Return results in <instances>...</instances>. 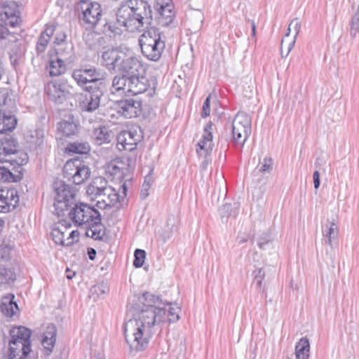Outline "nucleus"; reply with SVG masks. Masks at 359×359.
Wrapping results in <instances>:
<instances>
[{"mask_svg": "<svg viewBox=\"0 0 359 359\" xmlns=\"http://www.w3.org/2000/svg\"><path fill=\"white\" fill-rule=\"evenodd\" d=\"M34 133V135H32V137L36 139L32 142L35 144V148H40L43 144V131L41 129H36Z\"/></svg>", "mask_w": 359, "mask_h": 359, "instance_id": "nucleus-47", "label": "nucleus"}, {"mask_svg": "<svg viewBox=\"0 0 359 359\" xmlns=\"http://www.w3.org/2000/svg\"><path fill=\"white\" fill-rule=\"evenodd\" d=\"M313 184L315 189H318L320 184V172L316 170L313 175Z\"/></svg>", "mask_w": 359, "mask_h": 359, "instance_id": "nucleus-57", "label": "nucleus"}, {"mask_svg": "<svg viewBox=\"0 0 359 359\" xmlns=\"http://www.w3.org/2000/svg\"><path fill=\"white\" fill-rule=\"evenodd\" d=\"M74 46L71 43H66L63 46H60L58 49H51L52 53L56 57H60L62 59H67L73 54Z\"/></svg>", "mask_w": 359, "mask_h": 359, "instance_id": "nucleus-40", "label": "nucleus"}, {"mask_svg": "<svg viewBox=\"0 0 359 359\" xmlns=\"http://www.w3.org/2000/svg\"><path fill=\"white\" fill-rule=\"evenodd\" d=\"M8 93L7 91L0 92V106L8 104Z\"/></svg>", "mask_w": 359, "mask_h": 359, "instance_id": "nucleus-62", "label": "nucleus"}, {"mask_svg": "<svg viewBox=\"0 0 359 359\" xmlns=\"http://www.w3.org/2000/svg\"><path fill=\"white\" fill-rule=\"evenodd\" d=\"M107 181L102 177H98L93 180V181L88 186L86 193L88 196H93L99 194L102 189L107 187Z\"/></svg>", "mask_w": 359, "mask_h": 359, "instance_id": "nucleus-35", "label": "nucleus"}, {"mask_svg": "<svg viewBox=\"0 0 359 359\" xmlns=\"http://www.w3.org/2000/svg\"><path fill=\"white\" fill-rule=\"evenodd\" d=\"M292 25H294V29L295 31L294 39H296L297 36L300 32L301 22L299 21L298 18H296L291 21L290 23V27Z\"/></svg>", "mask_w": 359, "mask_h": 359, "instance_id": "nucleus-55", "label": "nucleus"}, {"mask_svg": "<svg viewBox=\"0 0 359 359\" xmlns=\"http://www.w3.org/2000/svg\"><path fill=\"white\" fill-rule=\"evenodd\" d=\"M152 13L151 6L147 0H124L116 9V22L105 21L101 31L109 36L122 33L118 26L124 27L129 32L140 31L151 23Z\"/></svg>", "mask_w": 359, "mask_h": 359, "instance_id": "nucleus-2", "label": "nucleus"}, {"mask_svg": "<svg viewBox=\"0 0 359 359\" xmlns=\"http://www.w3.org/2000/svg\"><path fill=\"white\" fill-rule=\"evenodd\" d=\"M152 172L153 170H150L149 173L144 177L143 184H147V186L151 187V184L154 181Z\"/></svg>", "mask_w": 359, "mask_h": 359, "instance_id": "nucleus-61", "label": "nucleus"}, {"mask_svg": "<svg viewBox=\"0 0 359 359\" xmlns=\"http://www.w3.org/2000/svg\"><path fill=\"white\" fill-rule=\"evenodd\" d=\"M273 169V160L270 157H265L259 171L262 173H269Z\"/></svg>", "mask_w": 359, "mask_h": 359, "instance_id": "nucleus-48", "label": "nucleus"}, {"mask_svg": "<svg viewBox=\"0 0 359 359\" xmlns=\"http://www.w3.org/2000/svg\"><path fill=\"white\" fill-rule=\"evenodd\" d=\"M18 203L19 196L17 190H0V213L11 212L18 205Z\"/></svg>", "mask_w": 359, "mask_h": 359, "instance_id": "nucleus-19", "label": "nucleus"}, {"mask_svg": "<svg viewBox=\"0 0 359 359\" xmlns=\"http://www.w3.org/2000/svg\"><path fill=\"white\" fill-rule=\"evenodd\" d=\"M127 189L128 188L126 182H124L120 187L118 191L114 188L113 189L111 194H110V196L107 198V200L109 201L108 203L111 208L116 206L117 204H118L117 208H121L123 207L124 199L126 196Z\"/></svg>", "mask_w": 359, "mask_h": 359, "instance_id": "nucleus-28", "label": "nucleus"}, {"mask_svg": "<svg viewBox=\"0 0 359 359\" xmlns=\"http://www.w3.org/2000/svg\"><path fill=\"white\" fill-rule=\"evenodd\" d=\"M232 127V137H233V142L235 147H243L246 140L251 134V130H248L244 129L241 126H238L237 127Z\"/></svg>", "mask_w": 359, "mask_h": 359, "instance_id": "nucleus-30", "label": "nucleus"}, {"mask_svg": "<svg viewBox=\"0 0 359 359\" xmlns=\"http://www.w3.org/2000/svg\"><path fill=\"white\" fill-rule=\"evenodd\" d=\"M142 136L139 135L136 130H123L121 131L117 137V148L119 150H126L132 151L136 149Z\"/></svg>", "mask_w": 359, "mask_h": 359, "instance_id": "nucleus-18", "label": "nucleus"}, {"mask_svg": "<svg viewBox=\"0 0 359 359\" xmlns=\"http://www.w3.org/2000/svg\"><path fill=\"white\" fill-rule=\"evenodd\" d=\"M310 343L307 337H302L295 346L296 359H309Z\"/></svg>", "mask_w": 359, "mask_h": 359, "instance_id": "nucleus-32", "label": "nucleus"}, {"mask_svg": "<svg viewBox=\"0 0 359 359\" xmlns=\"http://www.w3.org/2000/svg\"><path fill=\"white\" fill-rule=\"evenodd\" d=\"M15 280V273L10 269L0 266V285L7 284Z\"/></svg>", "mask_w": 359, "mask_h": 359, "instance_id": "nucleus-42", "label": "nucleus"}, {"mask_svg": "<svg viewBox=\"0 0 359 359\" xmlns=\"http://www.w3.org/2000/svg\"><path fill=\"white\" fill-rule=\"evenodd\" d=\"M68 215L81 229L90 224L96 226L102 220L101 214L95 208L83 203L74 204Z\"/></svg>", "mask_w": 359, "mask_h": 359, "instance_id": "nucleus-9", "label": "nucleus"}, {"mask_svg": "<svg viewBox=\"0 0 359 359\" xmlns=\"http://www.w3.org/2000/svg\"><path fill=\"white\" fill-rule=\"evenodd\" d=\"M53 188L55 192L54 203L55 214L58 217H63L65 215V211L75 204L76 189L62 180L55 182Z\"/></svg>", "mask_w": 359, "mask_h": 359, "instance_id": "nucleus-10", "label": "nucleus"}, {"mask_svg": "<svg viewBox=\"0 0 359 359\" xmlns=\"http://www.w3.org/2000/svg\"><path fill=\"white\" fill-rule=\"evenodd\" d=\"M108 83L98 84L90 88H86L83 91L87 93L84 99L79 102V107L82 111L93 113L100 106L101 101L107 92Z\"/></svg>", "mask_w": 359, "mask_h": 359, "instance_id": "nucleus-12", "label": "nucleus"}, {"mask_svg": "<svg viewBox=\"0 0 359 359\" xmlns=\"http://www.w3.org/2000/svg\"><path fill=\"white\" fill-rule=\"evenodd\" d=\"M146 258V252L142 249H136L134 252L133 266L135 268H140L143 266Z\"/></svg>", "mask_w": 359, "mask_h": 359, "instance_id": "nucleus-44", "label": "nucleus"}, {"mask_svg": "<svg viewBox=\"0 0 359 359\" xmlns=\"http://www.w3.org/2000/svg\"><path fill=\"white\" fill-rule=\"evenodd\" d=\"M270 241L269 236L265 235L264 236L259 238L257 245L261 250H264L266 248V245H269Z\"/></svg>", "mask_w": 359, "mask_h": 359, "instance_id": "nucleus-54", "label": "nucleus"}, {"mask_svg": "<svg viewBox=\"0 0 359 359\" xmlns=\"http://www.w3.org/2000/svg\"><path fill=\"white\" fill-rule=\"evenodd\" d=\"M128 79V76L122 73L116 75L112 80L111 86L116 92L123 91L124 93H130L134 95L149 92V90L143 87L142 83H137L135 81L131 83Z\"/></svg>", "mask_w": 359, "mask_h": 359, "instance_id": "nucleus-13", "label": "nucleus"}, {"mask_svg": "<svg viewBox=\"0 0 359 359\" xmlns=\"http://www.w3.org/2000/svg\"><path fill=\"white\" fill-rule=\"evenodd\" d=\"M102 64L108 70L117 69L120 73L128 76L130 81L142 83L143 87L149 90L147 95L152 97L158 85L154 76H145L146 69L136 57L133 56L129 49L121 47H112L102 53Z\"/></svg>", "mask_w": 359, "mask_h": 359, "instance_id": "nucleus-1", "label": "nucleus"}, {"mask_svg": "<svg viewBox=\"0 0 359 359\" xmlns=\"http://www.w3.org/2000/svg\"><path fill=\"white\" fill-rule=\"evenodd\" d=\"M15 295L10 293L2 298L0 305L1 312L7 317H13L19 312L18 304L14 301Z\"/></svg>", "mask_w": 359, "mask_h": 359, "instance_id": "nucleus-24", "label": "nucleus"}, {"mask_svg": "<svg viewBox=\"0 0 359 359\" xmlns=\"http://www.w3.org/2000/svg\"><path fill=\"white\" fill-rule=\"evenodd\" d=\"M238 126H242L247 131L251 130V119L247 114L238 112L236 115L231 126L237 127Z\"/></svg>", "mask_w": 359, "mask_h": 359, "instance_id": "nucleus-39", "label": "nucleus"}, {"mask_svg": "<svg viewBox=\"0 0 359 359\" xmlns=\"http://www.w3.org/2000/svg\"><path fill=\"white\" fill-rule=\"evenodd\" d=\"M55 26L53 25H46L44 30L40 34L36 45V53L37 55H40L45 52L51 36L54 34Z\"/></svg>", "mask_w": 359, "mask_h": 359, "instance_id": "nucleus-23", "label": "nucleus"}, {"mask_svg": "<svg viewBox=\"0 0 359 359\" xmlns=\"http://www.w3.org/2000/svg\"><path fill=\"white\" fill-rule=\"evenodd\" d=\"M173 8L174 6L172 4V0L156 1L154 9L156 11V18L159 25L167 27L173 22L175 18Z\"/></svg>", "mask_w": 359, "mask_h": 359, "instance_id": "nucleus-15", "label": "nucleus"}, {"mask_svg": "<svg viewBox=\"0 0 359 359\" xmlns=\"http://www.w3.org/2000/svg\"><path fill=\"white\" fill-rule=\"evenodd\" d=\"M56 335H57V328L56 327L51 324L47 327L46 332L43 334V337L42 339V344L43 347L48 350L50 352L52 351L55 341H56Z\"/></svg>", "mask_w": 359, "mask_h": 359, "instance_id": "nucleus-29", "label": "nucleus"}, {"mask_svg": "<svg viewBox=\"0 0 359 359\" xmlns=\"http://www.w3.org/2000/svg\"><path fill=\"white\" fill-rule=\"evenodd\" d=\"M74 88L67 79H58L48 82L44 92L48 99L55 104H62L74 97Z\"/></svg>", "mask_w": 359, "mask_h": 359, "instance_id": "nucleus-8", "label": "nucleus"}, {"mask_svg": "<svg viewBox=\"0 0 359 359\" xmlns=\"http://www.w3.org/2000/svg\"><path fill=\"white\" fill-rule=\"evenodd\" d=\"M266 268L265 266L256 269L252 273L254 276V283L255 284L256 287L262 290V292L264 294L265 296H266V294L264 285L262 284V282L266 276Z\"/></svg>", "mask_w": 359, "mask_h": 359, "instance_id": "nucleus-38", "label": "nucleus"}, {"mask_svg": "<svg viewBox=\"0 0 359 359\" xmlns=\"http://www.w3.org/2000/svg\"><path fill=\"white\" fill-rule=\"evenodd\" d=\"M181 309L175 304L172 306H170L168 310H167L168 313V321L169 323H175L180 319L179 313L180 312Z\"/></svg>", "mask_w": 359, "mask_h": 359, "instance_id": "nucleus-46", "label": "nucleus"}, {"mask_svg": "<svg viewBox=\"0 0 359 359\" xmlns=\"http://www.w3.org/2000/svg\"><path fill=\"white\" fill-rule=\"evenodd\" d=\"M9 359H28V355L24 356L23 351L21 350V345H14L9 343L8 355Z\"/></svg>", "mask_w": 359, "mask_h": 359, "instance_id": "nucleus-41", "label": "nucleus"}, {"mask_svg": "<svg viewBox=\"0 0 359 359\" xmlns=\"http://www.w3.org/2000/svg\"><path fill=\"white\" fill-rule=\"evenodd\" d=\"M96 207H97L100 209H107L110 208L109 204L107 201L104 198H101L100 200H98L95 204Z\"/></svg>", "mask_w": 359, "mask_h": 359, "instance_id": "nucleus-58", "label": "nucleus"}, {"mask_svg": "<svg viewBox=\"0 0 359 359\" xmlns=\"http://www.w3.org/2000/svg\"><path fill=\"white\" fill-rule=\"evenodd\" d=\"M17 118L14 115L0 110V134L12 132L16 127Z\"/></svg>", "mask_w": 359, "mask_h": 359, "instance_id": "nucleus-27", "label": "nucleus"}, {"mask_svg": "<svg viewBox=\"0 0 359 359\" xmlns=\"http://www.w3.org/2000/svg\"><path fill=\"white\" fill-rule=\"evenodd\" d=\"M109 291V288L107 284L103 281L94 285L90 289L91 294H96L98 297L108 293Z\"/></svg>", "mask_w": 359, "mask_h": 359, "instance_id": "nucleus-45", "label": "nucleus"}, {"mask_svg": "<svg viewBox=\"0 0 359 359\" xmlns=\"http://www.w3.org/2000/svg\"><path fill=\"white\" fill-rule=\"evenodd\" d=\"M80 128L79 121L72 114L65 116V118L57 123L58 130L66 137L76 135Z\"/></svg>", "mask_w": 359, "mask_h": 359, "instance_id": "nucleus-20", "label": "nucleus"}, {"mask_svg": "<svg viewBox=\"0 0 359 359\" xmlns=\"http://www.w3.org/2000/svg\"><path fill=\"white\" fill-rule=\"evenodd\" d=\"M17 139L7 135L0 141V181L4 182H18L23 177L22 165L27 163V154L18 149Z\"/></svg>", "mask_w": 359, "mask_h": 359, "instance_id": "nucleus-4", "label": "nucleus"}, {"mask_svg": "<svg viewBox=\"0 0 359 359\" xmlns=\"http://www.w3.org/2000/svg\"><path fill=\"white\" fill-rule=\"evenodd\" d=\"M83 229L86 231V237L91 238L96 241H102L105 236V228L102 224V220L96 226L93 225L86 226Z\"/></svg>", "mask_w": 359, "mask_h": 359, "instance_id": "nucleus-31", "label": "nucleus"}, {"mask_svg": "<svg viewBox=\"0 0 359 359\" xmlns=\"http://www.w3.org/2000/svg\"><path fill=\"white\" fill-rule=\"evenodd\" d=\"M48 57L46 69L50 76H58L66 72V65L63 59L55 56L52 50L48 51Z\"/></svg>", "mask_w": 359, "mask_h": 359, "instance_id": "nucleus-22", "label": "nucleus"}, {"mask_svg": "<svg viewBox=\"0 0 359 359\" xmlns=\"http://www.w3.org/2000/svg\"><path fill=\"white\" fill-rule=\"evenodd\" d=\"M71 226V224L64 220L61 222V226H55L51 231V236L54 243L62 246H71L76 241H68L64 239L65 231Z\"/></svg>", "mask_w": 359, "mask_h": 359, "instance_id": "nucleus-25", "label": "nucleus"}, {"mask_svg": "<svg viewBox=\"0 0 359 359\" xmlns=\"http://www.w3.org/2000/svg\"><path fill=\"white\" fill-rule=\"evenodd\" d=\"M323 236L326 238L325 243L332 248L337 244V240L339 234V227L336 223L332 221H327V224L323 229Z\"/></svg>", "mask_w": 359, "mask_h": 359, "instance_id": "nucleus-26", "label": "nucleus"}, {"mask_svg": "<svg viewBox=\"0 0 359 359\" xmlns=\"http://www.w3.org/2000/svg\"><path fill=\"white\" fill-rule=\"evenodd\" d=\"M239 204L238 203H225L219 208V214L222 219L229 217H236L238 213Z\"/></svg>", "mask_w": 359, "mask_h": 359, "instance_id": "nucleus-36", "label": "nucleus"}, {"mask_svg": "<svg viewBox=\"0 0 359 359\" xmlns=\"http://www.w3.org/2000/svg\"><path fill=\"white\" fill-rule=\"evenodd\" d=\"M212 126L213 123L211 121H209L206 124L203 130L204 134L203 135V138L197 144V153L199 154L200 155H202L201 151H203L205 158L210 155L213 147Z\"/></svg>", "mask_w": 359, "mask_h": 359, "instance_id": "nucleus-21", "label": "nucleus"}, {"mask_svg": "<svg viewBox=\"0 0 359 359\" xmlns=\"http://www.w3.org/2000/svg\"><path fill=\"white\" fill-rule=\"evenodd\" d=\"M81 24L87 29L95 28L101 21L102 8L100 4L90 0H80L74 6Z\"/></svg>", "mask_w": 359, "mask_h": 359, "instance_id": "nucleus-7", "label": "nucleus"}, {"mask_svg": "<svg viewBox=\"0 0 359 359\" xmlns=\"http://www.w3.org/2000/svg\"><path fill=\"white\" fill-rule=\"evenodd\" d=\"M0 4L1 8L0 20L6 25L16 27L20 19L17 3L14 1H1Z\"/></svg>", "mask_w": 359, "mask_h": 359, "instance_id": "nucleus-17", "label": "nucleus"}, {"mask_svg": "<svg viewBox=\"0 0 359 359\" xmlns=\"http://www.w3.org/2000/svg\"><path fill=\"white\" fill-rule=\"evenodd\" d=\"M165 227L169 229L176 230L175 221L174 217H169L167 219Z\"/></svg>", "mask_w": 359, "mask_h": 359, "instance_id": "nucleus-60", "label": "nucleus"}, {"mask_svg": "<svg viewBox=\"0 0 359 359\" xmlns=\"http://www.w3.org/2000/svg\"><path fill=\"white\" fill-rule=\"evenodd\" d=\"M113 189V187L107 186V187L102 189L101 191L99 192V194H95L93 196L95 198L107 197V198L110 194H111Z\"/></svg>", "mask_w": 359, "mask_h": 359, "instance_id": "nucleus-53", "label": "nucleus"}, {"mask_svg": "<svg viewBox=\"0 0 359 359\" xmlns=\"http://www.w3.org/2000/svg\"><path fill=\"white\" fill-rule=\"evenodd\" d=\"M140 309L138 318H133L125 323L123 326L124 336L126 342L131 348L136 351L145 349L149 340L154 334V326L156 323L155 307H147Z\"/></svg>", "mask_w": 359, "mask_h": 359, "instance_id": "nucleus-3", "label": "nucleus"}, {"mask_svg": "<svg viewBox=\"0 0 359 359\" xmlns=\"http://www.w3.org/2000/svg\"><path fill=\"white\" fill-rule=\"evenodd\" d=\"M63 176L69 182L80 185L90 178L91 171L86 163L79 157L68 160L62 169Z\"/></svg>", "mask_w": 359, "mask_h": 359, "instance_id": "nucleus-11", "label": "nucleus"}, {"mask_svg": "<svg viewBox=\"0 0 359 359\" xmlns=\"http://www.w3.org/2000/svg\"><path fill=\"white\" fill-rule=\"evenodd\" d=\"M10 34V32L6 25L0 23V39H4Z\"/></svg>", "mask_w": 359, "mask_h": 359, "instance_id": "nucleus-56", "label": "nucleus"}, {"mask_svg": "<svg viewBox=\"0 0 359 359\" xmlns=\"http://www.w3.org/2000/svg\"><path fill=\"white\" fill-rule=\"evenodd\" d=\"M106 76L105 72L91 65H81L72 72V79L82 90L108 83Z\"/></svg>", "mask_w": 359, "mask_h": 359, "instance_id": "nucleus-6", "label": "nucleus"}, {"mask_svg": "<svg viewBox=\"0 0 359 359\" xmlns=\"http://www.w3.org/2000/svg\"><path fill=\"white\" fill-rule=\"evenodd\" d=\"M156 311L155 313L156 314V323H163L168 320V313L167 310L165 308H161L159 306L155 307Z\"/></svg>", "mask_w": 359, "mask_h": 359, "instance_id": "nucleus-49", "label": "nucleus"}, {"mask_svg": "<svg viewBox=\"0 0 359 359\" xmlns=\"http://www.w3.org/2000/svg\"><path fill=\"white\" fill-rule=\"evenodd\" d=\"M138 300L140 303L142 304V307L141 309H146L147 307H156L155 304H158L159 302L162 303V301L159 299L158 297L155 296L149 292H144L142 296L139 297Z\"/></svg>", "mask_w": 359, "mask_h": 359, "instance_id": "nucleus-37", "label": "nucleus"}, {"mask_svg": "<svg viewBox=\"0 0 359 359\" xmlns=\"http://www.w3.org/2000/svg\"><path fill=\"white\" fill-rule=\"evenodd\" d=\"M159 29L152 27L144 31L139 38L142 55L148 60L158 61L165 49V43Z\"/></svg>", "mask_w": 359, "mask_h": 359, "instance_id": "nucleus-5", "label": "nucleus"}, {"mask_svg": "<svg viewBox=\"0 0 359 359\" xmlns=\"http://www.w3.org/2000/svg\"><path fill=\"white\" fill-rule=\"evenodd\" d=\"M10 335L11 337L9 341L10 344L14 345L20 344L24 356L29 355L31 352L30 337L32 331L24 326L15 327L10 330Z\"/></svg>", "mask_w": 359, "mask_h": 359, "instance_id": "nucleus-16", "label": "nucleus"}, {"mask_svg": "<svg viewBox=\"0 0 359 359\" xmlns=\"http://www.w3.org/2000/svg\"><path fill=\"white\" fill-rule=\"evenodd\" d=\"M111 169H112L111 174H113V175H118V178L122 177L123 172L116 165H112L111 166Z\"/></svg>", "mask_w": 359, "mask_h": 359, "instance_id": "nucleus-64", "label": "nucleus"}, {"mask_svg": "<svg viewBox=\"0 0 359 359\" xmlns=\"http://www.w3.org/2000/svg\"><path fill=\"white\" fill-rule=\"evenodd\" d=\"M67 42V34L64 32H58L56 33L53 43L55 46H63Z\"/></svg>", "mask_w": 359, "mask_h": 359, "instance_id": "nucleus-50", "label": "nucleus"}, {"mask_svg": "<svg viewBox=\"0 0 359 359\" xmlns=\"http://www.w3.org/2000/svg\"><path fill=\"white\" fill-rule=\"evenodd\" d=\"M149 188H150V187L147 186V184H142L141 191H140L141 199L144 200L149 195Z\"/></svg>", "mask_w": 359, "mask_h": 359, "instance_id": "nucleus-59", "label": "nucleus"}, {"mask_svg": "<svg viewBox=\"0 0 359 359\" xmlns=\"http://www.w3.org/2000/svg\"><path fill=\"white\" fill-rule=\"evenodd\" d=\"M210 95H208L203 104L202 111L201 114V117L205 118L210 116Z\"/></svg>", "mask_w": 359, "mask_h": 359, "instance_id": "nucleus-51", "label": "nucleus"}, {"mask_svg": "<svg viewBox=\"0 0 359 359\" xmlns=\"http://www.w3.org/2000/svg\"><path fill=\"white\" fill-rule=\"evenodd\" d=\"M349 32L352 38H355L359 34V5L354 15L352 16L350 23Z\"/></svg>", "mask_w": 359, "mask_h": 359, "instance_id": "nucleus-43", "label": "nucleus"}, {"mask_svg": "<svg viewBox=\"0 0 359 359\" xmlns=\"http://www.w3.org/2000/svg\"><path fill=\"white\" fill-rule=\"evenodd\" d=\"M93 138L97 144L101 145L111 142V131L105 126L95 128Z\"/></svg>", "mask_w": 359, "mask_h": 359, "instance_id": "nucleus-34", "label": "nucleus"}, {"mask_svg": "<svg viewBox=\"0 0 359 359\" xmlns=\"http://www.w3.org/2000/svg\"><path fill=\"white\" fill-rule=\"evenodd\" d=\"M87 254H88L89 259L93 261L95 259L97 252H96L95 249H94L93 248H88L87 249Z\"/></svg>", "mask_w": 359, "mask_h": 359, "instance_id": "nucleus-63", "label": "nucleus"}, {"mask_svg": "<svg viewBox=\"0 0 359 359\" xmlns=\"http://www.w3.org/2000/svg\"><path fill=\"white\" fill-rule=\"evenodd\" d=\"M66 152L68 154H87L90 151V146L87 142H73L67 144Z\"/></svg>", "mask_w": 359, "mask_h": 359, "instance_id": "nucleus-33", "label": "nucleus"}, {"mask_svg": "<svg viewBox=\"0 0 359 359\" xmlns=\"http://www.w3.org/2000/svg\"><path fill=\"white\" fill-rule=\"evenodd\" d=\"M175 230L167 229L166 227H164L161 231L159 232V236L163 240V242H166L168 240H169L172 233Z\"/></svg>", "mask_w": 359, "mask_h": 359, "instance_id": "nucleus-52", "label": "nucleus"}, {"mask_svg": "<svg viewBox=\"0 0 359 359\" xmlns=\"http://www.w3.org/2000/svg\"><path fill=\"white\" fill-rule=\"evenodd\" d=\"M115 106L118 114L126 118H136L142 111V103L140 100L128 97L116 101Z\"/></svg>", "mask_w": 359, "mask_h": 359, "instance_id": "nucleus-14", "label": "nucleus"}]
</instances>
